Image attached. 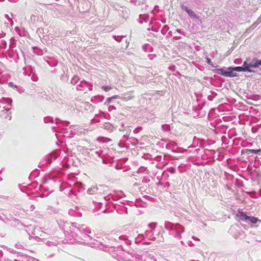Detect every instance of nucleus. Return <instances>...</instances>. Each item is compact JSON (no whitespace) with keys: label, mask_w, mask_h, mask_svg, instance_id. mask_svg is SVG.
<instances>
[{"label":"nucleus","mask_w":261,"mask_h":261,"mask_svg":"<svg viewBox=\"0 0 261 261\" xmlns=\"http://www.w3.org/2000/svg\"><path fill=\"white\" fill-rule=\"evenodd\" d=\"M232 69L233 70H235L236 71L241 72V71H245V69H246L243 68V67L238 66V67H233Z\"/></svg>","instance_id":"nucleus-6"},{"label":"nucleus","mask_w":261,"mask_h":261,"mask_svg":"<svg viewBox=\"0 0 261 261\" xmlns=\"http://www.w3.org/2000/svg\"><path fill=\"white\" fill-rule=\"evenodd\" d=\"M249 220L252 224H256L257 222H261V220L254 217H249Z\"/></svg>","instance_id":"nucleus-4"},{"label":"nucleus","mask_w":261,"mask_h":261,"mask_svg":"<svg viewBox=\"0 0 261 261\" xmlns=\"http://www.w3.org/2000/svg\"><path fill=\"white\" fill-rule=\"evenodd\" d=\"M233 67L228 68V71L224 70L223 69H219L217 73L225 77H235L237 76V74L234 72L235 70L232 69Z\"/></svg>","instance_id":"nucleus-1"},{"label":"nucleus","mask_w":261,"mask_h":261,"mask_svg":"<svg viewBox=\"0 0 261 261\" xmlns=\"http://www.w3.org/2000/svg\"><path fill=\"white\" fill-rule=\"evenodd\" d=\"M187 12L191 15H192L193 14H194L193 11L191 10H187Z\"/></svg>","instance_id":"nucleus-9"},{"label":"nucleus","mask_w":261,"mask_h":261,"mask_svg":"<svg viewBox=\"0 0 261 261\" xmlns=\"http://www.w3.org/2000/svg\"><path fill=\"white\" fill-rule=\"evenodd\" d=\"M206 60H207V63H208L209 65L213 66V65H212V61H211V59H210V58H208V57H207V58H206Z\"/></svg>","instance_id":"nucleus-8"},{"label":"nucleus","mask_w":261,"mask_h":261,"mask_svg":"<svg viewBox=\"0 0 261 261\" xmlns=\"http://www.w3.org/2000/svg\"><path fill=\"white\" fill-rule=\"evenodd\" d=\"M236 216L238 217L241 220L245 221L248 220L249 216H247L246 214L243 212L241 209H239Z\"/></svg>","instance_id":"nucleus-2"},{"label":"nucleus","mask_w":261,"mask_h":261,"mask_svg":"<svg viewBox=\"0 0 261 261\" xmlns=\"http://www.w3.org/2000/svg\"><path fill=\"white\" fill-rule=\"evenodd\" d=\"M245 151L247 154H249L250 153H253L257 154V153H258L261 152V149H259L255 150V149H245Z\"/></svg>","instance_id":"nucleus-5"},{"label":"nucleus","mask_w":261,"mask_h":261,"mask_svg":"<svg viewBox=\"0 0 261 261\" xmlns=\"http://www.w3.org/2000/svg\"><path fill=\"white\" fill-rule=\"evenodd\" d=\"M255 59H253L252 61V62L250 63H248L246 61H245L243 63V68L246 69H245V71L251 72V70L250 69V67H253V65H254V60Z\"/></svg>","instance_id":"nucleus-3"},{"label":"nucleus","mask_w":261,"mask_h":261,"mask_svg":"<svg viewBox=\"0 0 261 261\" xmlns=\"http://www.w3.org/2000/svg\"><path fill=\"white\" fill-rule=\"evenodd\" d=\"M101 88L106 92H108L111 89V87L109 86H102Z\"/></svg>","instance_id":"nucleus-7"}]
</instances>
